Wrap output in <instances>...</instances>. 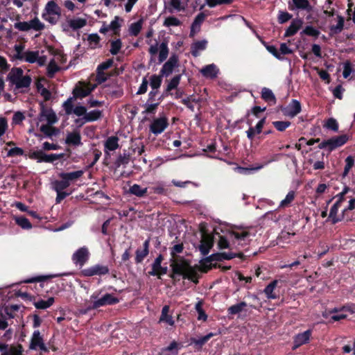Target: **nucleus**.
<instances>
[{"mask_svg":"<svg viewBox=\"0 0 355 355\" xmlns=\"http://www.w3.org/2000/svg\"><path fill=\"white\" fill-rule=\"evenodd\" d=\"M105 151L108 153L109 151L115 150L119 148V139L116 137L112 136L108 137L105 141Z\"/></svg>","mask_w":355,"mask_h":355,"instance_id":"obj_31","label":"nucleus"},{"mask_svg":"<svg viewBox=\"0 0 355 355\" xmlns=\"http://www.w3.org/2000/svg\"><path fill=\"white\" fill-rule=\"evenodd\" d=\"M202 302L198 301L196 304V310L198 312V320L205 321L207 318V315L202 309Z\"/></svg>","mask_w":355,"mask_h":355,"instance_id":"obj_45","label":"nucleus"},{"mask_svg":"<svg viewBox=\"0 0 355 355\" xmlns=\"http://www.w3.org/2000/svg\"><path fill=\"white\" fill-rule=\"evenodd\" d=\"M87 109L85 107L79 105L76 106L73 108V112L74 114H76L78 116H84L86 114Z\"/></svg>","mask_w":355,"mask_h":355,"instance_id":"obj_63","label":"nucleus"},{"mask_svg":"<svg viewBox=\"0 0 355 355\" xmlns=\"http://www.w3.org/2000/svg\"><path fill=\"white\" fill-rule=\"evenodd\" d=\"M63 157V154H51L46 155L42 150H30L28 157L35 159L38 162H53V161L60 159Z\"/></svg>","mask_w":355,"mask_h":355,"instance_id":"obj_10","label":"nucleus"},{"mask_svg":"<svg viewBox=\"0 0 355 355\" xmlns=\"http://www.w3.org/2000/svg\"><path fill=\"white\" fill-rule=\"evenodd\" d=\"M20 309V306L17 304H10L5 307L4 310L6 313L10 317L13 318L15 313L18 311Z\"/></svg>","mask_w":355,"mask_h":355,"instance_id":"obj_48","label":"nucleus"},{"mask_svg":"<svg viewBox=\"0 0 355 355\" xmlns=\"http://www.w3.org/2000/svg\"><path fill=\"white\" fill-rule=\"evenodd\" d=\"M207 44V42L206 40L194 42L191 46V53L194 56H198L202 51L206 49Z\"/></svg>","mask_w":355,"mask_h":355,"instance_id":"obj_33","label":"nucleus"},{"mask_svg":"<svg viewBox=\"0 0 355 355\" xmlns=\"http://www.w3.org/2000/svg\"><path fill=\"white\" fill-rule=\"evenodd\" d=\"M73 97H71L63 103V107L67 114H71L73 112L74 108L73 106Z\"/></svg>","mask_w":355,"mask_h":355,"instance_id":"obj_54","label":"nucleus"},{"mask_svg":"<svg viewBox=\"0 0 355 355\" xmlns=\"http://www.w3.org/2000/svg\"><path fill=\"white\" fill-rule=\"evenodd\" d=\"M179 25H180V21L175 17H168L164 21V26L166 27L178 26Z\"/></svg>","mask_w":355,"mask_h":355,"instance_id":"obj_51","label":"nucleus"},{"mask_svg":"<svg viewBox=\"0 0 355 355\" xmlns=\"http://www.w3.org/2000/svg\"><path fill=\"white\" fill-rule=\"evenodd\" d=\"M168 120L165 116H162L155 119L150 126V131L155 134L158 135L162 133L168 126Z\"/></svg>","mask_w":355,"mask_h":355,"instance_id":"obj_17","label":"nucleus"},{"mask_svg":"<svg viewBox=\"0 0 355 355\" xmlns=\"http://www.w3.org/2000/svg\"><path fill=\"white\" fill-rule=\"evenodd\" d=\"M295 192L294 191H290L287 195L286 196V197L284 198V199H283L280 202H279V209H284L286 207H288L291 205V204L292 203V202L294 200L295 198Z\"/></svg>","mask_w":355,"mask_h":355,"instance_id":"obj_34","label":"nucleus"},{"mask_svg":"<svg viewBox=\"0 0 355 355\" xmlns=\"http://www.w3.org/2000/svg\"><path fill=\"white\" fill-rule=\"evenodd\" d=\"M100 40V37L97 34H91L88 36V42L92 47L94 48L97 46Z\"/></svg>","mask_w":355,"mask_h":355,"instance_id":"obj_61","label":"nucleus"},{"mask_svg":"<svg viewBox=\"0 0 355 355\" xmlns=\"http://www.w3.org/2000/svg\"><path fill=\"white\" fill-rule=\"evenodd\" d=\"M34 121L37 129L45 136L51 137L58 135V130L53 125L58 121V117L51 107L41 103L40 113Z\"/></svg>","mask_w":355,"mask_h":355,"instance_id":"obj_1","label":"nucleus"},{"mask_svg":"<svg viewBox=\"0 0 355 355\" xmlns=\"http://www.w3.org/2000/svg\"><path fill=\"white\" fill-rule=\"evenodd\" d=\"M292 16L287 12L280 11L278 15V21L280 24H284L291 19Z\"/></svg>","mask_w":355,"mask_h":355,"instance_id":"obj_60","label":"nucleus"},{"mask_svg":"<svg viewBox=\"0 0 355 355\" xmlns=\"http://www.w3.org/2000/svg\"><path fill=\"white\" fill-rule=\"evenodd\" d=\"M331 318L334 321H338L347 318L350 314L355 313V306H344L340 310L334 309L329 312Z\"/></svg>","mask_w":355,"mask_h":355,"instance_id":"obj_13","label":"nucleus"},{"mask_svg":"<svg viewBox=\"0 0 355 355\" xmlns=\"http://www.w3.org/2000/svg\"><path fill=\"white\" fill-rule=\"evenodd\" d=\"M15 221L23 229H31L32 227L29 220L24 217H16Z\"/></svg>","mask_w":355,"mask_h":355,"instance_id":"obj_50","label":"nucleus"},{"mask_svg":"<svg viewBox=\"0 0 355 355\" xmlns=\"http://www.w3.org/2000/svg\"><path fill=\"white\" fill-rule=\"evenodd\" d=\"M353 71V69L352 67V64L349 62H345L343 64V76L345 78H347L349 77L351 73Z\"/></svg>","mask_w":355,"mask_h":355,"instance_id":"obj_56","label":"nucleus"},{"mask_svg":"<svg viewBox=\"0 0 355 355\" xmlns=\"http://www.w3.org/2000/svg\"><path fill=\"white\" fill-rule=\"evenodd\" d=\"M42 17L45 21L55 25L61 17V8L54 1H49L44 7Z\"/></svg>","mask_w":355,"mask_h":355,"instance_id":"obj_4","label":"nucleus"},{"mask_svg":"<svg viewBox=\"0 0 355 355\" xmlns=\"http://www.w3.org/2000/svg\"><path fill=\"white\" fill-rule=\"evenodd\" d=\"M21 60L29 63H37L39 66H44L47 57L44 54L43 51H26L21 57Z\"/></svg>","mask_w":355,"mask_h":355,"instance_id":"obj_8","label":"nucleus"},{"mask_svg":"<svg viewBox=\"0 0 355 355\" xmlns=\"http://www.w3.org/2000/svg\"><path fill=\"white\" fill-rule=\"evenodd\" d=\"M277 280H274L265 288L264 293L268 299L277 298V295L274 293V291L277 285Z\"/></svg>","mask_w":355,"mask_h":355,"instance_id":"obj_35","label":"nucleus"},{"mask_svg":"<svg viewBox=\"0 0 355 355\" xmlns=\"http://www.w3.org/2000/svg\"><path fill=\"white\" fill-rule=\"evenodd\" d=\"M178 58L175 55H173L170 57L168 60L163 65L161 70L162 75L168 76L173 71V69L178 66Z\"/></svg>","mask_w":355,"mask_h":355,"instance_id":"obj_19","label":"nucleus"},{"mask_svg":"<svg viewBox=\"0 0 355 355\" xmlns=\"http://www.w3.org/2000/svg\"><path fill=\"white\" fill-rule=\"evenodd\" d=\"M159 323H164L166 325L173 327L175 321L173 318L172 314L170 313V307L165 305L162 310V313L159 319Z\"/></svg>","mask_w":355,"mask_h":355,"instance_id":"obj_20","label":"nucleus"},{"mask_svg":"<svg viewBox=\"0 0 355 355\" xmlns=\"http://www.w3.org/2000/svg\"><path fill=\"white\" fill-rule=\"evenodd\" d=\"M95 88L94 85L89 83H79L73 89L74 98H83L88 96Z\"/></svg>","mask_w":355,"mask_h":355,"instance_id":"obj_12","label":"nucleus"},{"mask_svg":"<svg viewBox=\"0 0 355 355\" xmlns=\"http://www.w3.org/2000/svg\"><path fill=\"white\" fill-rule=\"evenodd\" d=\"M162 83V78L158 76H153L150 78V85L153 89H158Z\"/></svg>","mask_w":355,"mask_h":355,"instance_id":"obj_58","label":"nucleus"},{"mask_svg":"<svg viewBox=\"0 0 355 355\" xmlns=\"http://www.w3.org/2000/svg\"><path fill=\"white\" fill-rule=\"evenodd\" d=\"M60 69V67L55 60H51L47 66V73L49 76H53Z\"/></svg>","mask_w":355,"mask_h":355,"instance_id":"obj_46","label":"nucleus"},{"mask_svg":"<svg viewBox=\"0 0 355 355\" xmlns=\"http://www.w3.org/2000/svg\"><path fill=\"white\" fill-rule=\"evenodd\" d=\"M200 72L206 78H214L216 77L218 69L215 64H211L202 68Z\"/></svg>","mask_w":355,"mask_h":355,"instance_id":"obj_27","label":"nucleus"},{"mask_svg":"<svg viewBox=\"0 0 355 355\" xmlns=\"http://www.w3.org/2000/svg\"><path fill=\"white\" fill-rule=\"evenodd\" d=\"M214 336V334L213 333H209V334H208L207 335H206V336H205L203 337H201V338H198L197 340H195L194 343L196 345H202L205 343H207Z\"/></svg>","mask_w":355,"mask_h":355,"instance_id":"obj_64","label":"nucleus"},{"mask_svg":"<svg viewBox=\"0 0 355 355\" xmlns=\"http://www.w3.org/2000/svg\"><path fill=\"white\" fill-rule=\"evenodd\" d=\"M33 349H40L41 350H45L46 347L43 343V340L42 336H40V333L39 331H35L31 343V347Z\"/></svg>","mask_w":355,"mask_h":355,"instance_id":"obj_23","label":"nucleus"},{"mask_svg":"<svg viewBox=\"0 0 355 355\" xmlns=\"http://www.w3.org/2000/svg\"><path fill=\"white\" fill-rule=\"evenodd\" d=\"M66 144L73 146H79L81 144V137L78 131L76 130L67 134L66 137Z\"/></svg>","mask_w":355,"mask_h":355,"instance_id":"obj_29","label":"nucleus"},{"mask_svg":"<svg viewBox=\"0 0 355 355\" xmlns=\"http://www.w3.org/2000/svg\"><path fill=\"white\" fill-rule=\"evenodd\" d=\"M336 19H337L336 25H335V26L333 25L331 27V31L335 33H340L343 30V25H344V19L343 17L338 15V16H337Z\"/></svg>","mask_w":355,"mask_h":355,"instance_id":"obj_49","label":"nucleus"},{"mask_svg":"<svg viewBox=\"0 0 355 355\" xmlns=\"http://www.w3.org/2000/svg\"><path fill=\"white\" fill-rule=\"evenodd\" d=\"M171 266L173 272L177 275H182L192 281L196 278L198 268L191 266L187 261L181 258H174Z\"/></svg>","mask_w":355,"mask_h":355,"instance_id":"obj_2","label":"nucleus"},{"mask_svg":"<svg viewBox=\"0 0 355 355\" xmlns=\"http://www.w3.org/2000/svg\"><path fill=\"white\" fill-rule=\"evenodd\" d=\"M169 12L183 11L186 8V5L181 0H169L166 6Z\"/></svg>","mask_w":355,"mask_h":355,"instance_id":"obj_26","label":"nucleus"},{"mask_svg":"<svg viewBox=\"0 0 355 355\" xmlns=\"http://www.w3.org/2000/svg\"><path fill=\"white\" fill-rule=\"evenodd\" d=\"M311 336V331L310 330L305 331L303 333L298 334L294 338V345L293 349H295L300 346L306 344L309 342Z\"/></svg>","mask_w":355,"mask_h":355,"instance_id":"obj_21","label":"nucleus"},{"mask_svg":"<svg viewBox=\"0 0 355 355\" xmlns=\"http://www.w3.org/2000/svg\"><path fill=\"white\" fill-rule=\"evenodd\" d=\"M345 162H346V164H345L344 172H343L344 176H346L348 174L349 170L354 165V159L352 156H348L345 159Z\"/></svg>","mask_w":355,"mask_h":355,"instance_id":"obj_55","label":"nucleus"},{"mask_svg":"<svg viewBox=\"0 0 355 355\" xmlns=\"http://www.w3.org/2000/svg\"><path fill=\"white\" fill-rule=\"evenodd\" d=\"M8 78L16 89L27 88L31 83V78L28 75H24L21 68H13L8 75Z\"/></svg>","mask_w":355,"mask_h":355,"instance_id":"obj_3","label":"nucleus"},{"mask_svg":"<svg viewBox=\"0 0 355 355\" xmlns=\"http://www.w3.org/2000/svg\"><path fill=\"white\" fill-rule=\"evenodd\" d=\"M89 302L92 305L89 306V309H92L106 305L116 304L119 302V300L111 294H106L99 299L97 298V296L93 294L90 297Z\"/></svg>","mask_w":355,"mask_h":355,"instance_id":"obj_9","label":"nucleus"},{"mask_svg":"<svg viewBox=\"0 0 355 355\" xmlns=\"http://www.w3.org/2000/svg\"><path fill=\"white\" fill-rule=\"evenodd\" d=\"M251 236L250 230L247 227H234L229 232L230 238L239 245H245Z\"/></svg>","mask_w":355,"mask_h":355,"instance_id":"obj_7","label":"nucleus"},{"mask_svg":"<svg viewBox=\"0 0 355 355\" xmlns=\"http://www.w3.org/2000/svg\"><path fill=\"white\" fill-rule=\"evenodd\" d=\"M83 174V171H76L71 173H61L59 174L60 180H56L53 183L54 189L64 190L67 188L71 182L76 181Z\"/></svg>","mask_w":355,"mask_h":355,"instance_id":"obj_5","label":"nucleus"},{"mask_svg":"<svg viewBox=\"0 0 355 355\" xmlns=\"http://www.w3.org/2000/svg\"><path fill=\"white\" fill-rule=\"evenodd\" d=\"M102 116V112L98 110H92L89 112H86L85 114V120L87 122H92L97 121L101 119Z\"/></svg>","mask_w":355,"mask_h":355,"instance_id":"obj_37","label":"nucleus"},{"mask_svg":"<svg viewBox=\"0 0 355 355\" xmlns=\"http://www.w3.org/2000/svg\"><path fill=\"white\" fill-rule=\"evenodd\" d=\"M349 191L348 189H345L340 193L337 195V201L332 206L329 213V218L331 220L333 223H336L340 220V218L337 216L338 208L340 206V203L344 200V196Z\"/></svg>","mask_w":355,"mask_h":355,"instance_id":"obj_15","label":"nucleus"},{"mask_svg":"<svg viewBox=\"0 0 355 355\" xmlns=\"http://www.w3.org/2000/svg\"><path fill=\"white\" fill-rule=\"evenodd\" d=\"M162 259V257L159 256L155 260L153 264L152 271L150 272L151 275L161 276L166 272V268L161 266Z\"/></svg>","mask_w":355,"mask_h":355,"instance_id":"obj_28","label":"nucleus"},{"mask_svg":"<svg viewBox=\"0 0 355 355\" xmlns=\"http://www.w3.org/2000/svg\"><path fill=\"white\" fill-rule=\"evenodd\" d=\"M87 20L85 18L79 17H66L61 23L63 31L68 32L70 30L76 31L86 26Z\"/></svg>","mask_w":355,"mask_h":355,"instance_id":"obj_6","label":"nucleus"},{"mask_svg":"<svg viewBox=\"0 0 355 355\" xmlns=\"http://www.w3.org/2000/svg\"><path fill=\"white\" fill-rule=\"evenodd\" d=\"M37 88L38 92L42 96L44 97L45 101H48L50 99L51 95V92L42 85V80L37 82Z\"/></svg>","mask_w":355,"mask_h":355,"instance_id":"obj_40","label":"nucleus"},{"mask_svg":"<svg viewBox=\"0 0 355 355\" xmlns=\"http://www.w3.org/2000/svg\"><path fill=\"white\" fill-rule=\"evenodd\" d=\"M302 21L300 19L293 20L289 27L286 29L284 36L290 37L295 35L302 26Z\"/></svg>","mask_w":355,"mask_h":355,"instance_id":"obj_30","label":"nucleus"},{"mask_svg":"<svg viewBox=\"0 0 355 355\" xmlns=\"http://www.w3.org/2000/svg\"><path fill=\"white\" fill-rule=\"evenodd\" d=\"M54 302L53 297H49L47 300H38L34 302V305L37 309H46L50 307Z\"/></svg>","mask_w":355,"mask_h":355,"instance_id":"obj_38","label":"nucleus"},{"mask_svg":"<svg viewBox=\"0 0 355 355\" xmlns=\"http://www.w3.org/2000/svg\"><path fill=\"white\" fill-rule=\"evenodd\" d=\"M180 75L175 76V77H173L168 83V84L167 85L166 90L168 92H170L172 89L177 88V87L178 86V85L180 83Z\"/></svg>","mask_w":355,"mask_h":355,"instance_id":"obj_53","label":"nucleus"},{"mask_svg":"<svg viewBox=\"0 0 355 355\" xmlns=\"http://www.w3.org/2000/svg\"><path fill=\"white\" fill-rule=\"evenodd\" d=\"M122 44L120 40H116L111 42L110 53L116 55L119 53L121 48Z\"/></svg>","mask_w":355,"mask_h":355,"instance_id":"obj_52","label":"nucleus"},{"mask_svg":"<svg viewBox=\"0 0 355 355\" xmlns=\"http://www.w3.org/2000/svg\"><path fill=\"white\" fill-rule=\"evenodd\" d=\"M31 30L40 31L44 29L45 25L37 17L30 20Z\"/></svg>","mask_w":355,"mask_h":355,"instance_id":"obj_39","label":"nucleus"},{"mask_svg":"<svg viewBox=\"0 0 355 355\" xmlns=\"http://www.w3.org/2000/svg\"><path fill=\"white\" fill-rule=\"evenodd\" d=\"M290 122L288 121H275L273 122L274 126L279 131H283L290 125Z\"/></svg>","mask_w":355,"mask_h":355,"instance_id":"obj_62","label":"nucleus"},{"mask_svg":"<svg viewBox=\"0 0 355 355\" xmlns=\"http://www.w3.org/2000/svg\"><path fill=\"white\" fill-rule=\"evenodd\" d=\"M213 245V240L211 236L205 234L202 236L199 249L204 255L209 253Z\"/></svg>","mask_w":355,"mask_h":355,"instance_id":"obj_24","label":"nucleus"},{"mask_svg":"<svg viewBox=\"0 0 355 355\" xmlns=\"http://www.w3.org/2000/svg\"><path fill=\"white\" fill-rule=\"evenodd\" d=\"M232 1V0H206L207 4L211 8L220 4H229Z\"/></svg>","mask_w":355,"mask_h":355,"instance_id":"obj_59","label":"nucleus"},{"mask_svg":"<svg viewBox=\"0 0 355 355\" xmlns=\"http://www.w3.org/2000/svg\"><path fill=\"white\" fill-rule=\"evenodd\" d=\"M168 55V49L166 43H162L159 46V60L163 62Z\"/></svg>","mask_w":355,"mask_h":355,"instance_id":"obj_44","label":"nucleus"},{"mask_svg":"<svg viewBox=\"0 0 355 355\" xmlns=\"http://www.w3.org/2000/svg\"><path fill=\"white\" fill-rule=\"evenodd\" d=\"M301 111V105L297 100H293L284 109V114L289 117H294Z\"/></svg>","mask_w":355,"mask_h":355,"instance_id":"obj_22","label":"nucleus"},{"mask_svg":"<svg viewBox=\"0 0 355 355\" xmlns=\"http://www.w3.org/2000/svg\"><path fill=\"white\" fill-rule=\"evenodd\" d=\"M289 6L291 10L300 9L310 11L312 8L308 0H291Z\"/></svg>","mask_w":355,"mask_h":355,"instance_id":"obj_25","label":"nucleus"},{"mask_svg":"<svg viewBox=\"0 0 355 355\" xmlns=\"http://www.w3.org/2000/svg\"><path fill=\"white\" fill-rule=\"evenodd\" d=\"M143 26V19L132 23L129 26L128 31L130 35L137 36L141 31Z\"/></svg>","mask_w":355,"mask_h":355,"instance_id":"obj_36","label":"nucleus"},{"mask_svg":"<svg viewBox=\"0 0 355 355\" xmlns=\"http://www.w3.org/2000/svg\"><path fill=\"white\" fill-rule=\"evenodd\" d=\"M89 252L86 247L77 250L72 255V261L76 265L82 267L88 260Z\"/></svg>","mask_w":355,"mask_h":355,"instance_id":"obj_14","label":"nucleus"},{"mask_svg":"<svg viewBox=\"0 0 355 355\" xmlns=\"http://www.w3.org/2000/svg\"><path fill=\"white\" fill-rule=\"evenodd\" d=\"M109 272V268L103 265H94L82 270L81 273L85 277H91L94 275H103Z\"/></svg>","mask_w":355,"mask_h":355,"instance_id":"obj_16","label":"nucleus"},{"mask_svg":"<svg viewBox=\"0 0 355 355\" xmlns=\"http://www.w3.org/2000/svg\"><path fill=\"white\" fill-rule=\"evenodd\" d=\"M1 355H24L21 345H8L0 344Z\"/></svg>","mask_w":355,"mask_h":355,"instance_id":"obj_18","label":"nucleus"},{"mask_svg":"<svg viewBox=\"0 0 355 355\" xmlns=\"http://www.w3.org/2000/svg\"><path fill=\"white\" fill-rule=\"evenodd\" d=\"M148 246H149V241H146L144 243V248L140 250L138 249L136 252V257L135 260L137 263L141 262L148 255Z\"/></svg>","mask_w":355,"mask_h":355,"instance_id":"obj_32","label":"nucleus"},{"mask_svg":"<svg viewBox=\"0 0 355 355\" xmlns=\"http://www.w3.org/2000/svg\"><path fill=\"white\" fill-rule=\"evenodd\" d=\"M247 306L245 302H240L235 305L231 306L228 309V313L232 315H235L241 312L243 309Z\"/></svg>","mask_w":355,"mask_h":355,"instance_id":"obj_43","label":"nucleus"},{"mask_svg":"<svg viewBox=\"0 0 355 355\" xmlns=\"http://www.w3.org/2000/svg\"><path fill=\"white\" fill-rule=\"evenodd\" d=\"M261 97L268 102L275 103V97L272 92L268 88L264 87L262 89Z\"/></svg>","mask_w":355,"mask_h":355,"instance_id":"obj_42","label":"nucleus"},{"mask_svg":"<svg viewBox=\"0 0 355 355\" xmlns=\"http://www.w3.org/2000/svg\"><path fill=\"white\" fill-rule=\"evenodd\" d=\"M15 27L21 31H28L31 30L30 21H19L15 24Z\"/></svg>","mask_w":355,"mask_h":355,"instance_id":"obj_57","label":"nucleus"},{"mask_svg":"<svg viewBox=\"0 0 355 355\" xmlns=\"http://www.w3.org/2000/svg\"><path fill=\"white\" fill-rule=\"evenodd\" d=\"M347 137L345 135H341L321 142L319 144V148H327L329 150H332L339 146H343L347 142Z\"/></svg>","mask_w":355,"mask_h":355,"instance_id":"obj_11","label":"nucleus"},{"mask_svg":"<svg viewBox=\"0 0 355 355\" xmlns=\"http://www.w3.org/2000/svg\"><path fill=\"white\" fill-rule=\"evenodd\" d=\"M49 51L51 54H53V58H52V60H55L56 63L58 65L60 64H62V63L65 62L66 58H65L64 55L62 53H61L60 52H58V51L55 52L52 49H50Z\"/></svg>","mask_w":355,"mask_h":355,"instance_id":"obj_47","label":"nucleus"},{"mask_svg":"<svg viewBox=\"0 0 355 355\" xmlns=\"http://www.w3.org/2000/svg\"><path fill=\"white\" fill-rule=\"evenodd\" d=\"M130 192L132 194H134L137 196L141 197V196H144L146 194V193L147 192V188L146 187L143 188L141 186H139V184H133L130 188Z\"/></svg>","mask_w":355,"mask_h":355,"instance_id":"obj_41","label":"nucleus"}]
</instances>
